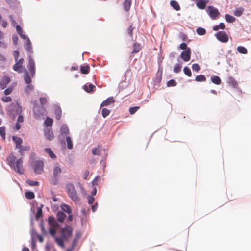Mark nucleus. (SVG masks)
Returning a JSON list of instances; mask_svg holds the SVG:
<instances>
[{
  "instance_id": "774afa93",
  "label": "nucleus",
  "mask_w": 251,
  "mask_h": 251,
  "mask_svg": "<svg viewBox=\"0 0 251 251\" xmlns=\"http://www.w3.org/2000/svg\"><path fill=\"white\" fill-rule=\"evenodd\" d=\"M13 42L14 45H17L18 41V37L17 36H13L12 37Z\"/></svg>"
},
{
  "instance_id": "423d86ee",
  "label": "nucleus",
  "mask_w": 251,
  "mask_h": 251,
  "mask_svg": "<svg viewBox=\"0 0 251 251\" xmlns=\"http://www.w3.org/2000/svg\"><path fill=\"white\" fill-rule=\"evenodd\" d=\"M206 12L209 15L210 17L213 20L217 18L220 15L218 10L216 8L212 6H209L207 7Z\"/></svg>"
},
{
  "instance_id": "39448f33",
  "label": "nucleus",
  "mask_w": 251,
  "mask_h": 251,
  "mask_svg": "<svg viewBox=\"0 0 251 251\" xmlns=\"http://www.w3.org/2000/svg\"><path fill=\"white\" fill-rule=\"evenodd\" d=\"M73 229L70 226L62 228L61 231V237L66 241H68L72 235Z\"/></svg>"
},
{
  "instance_id": "4c0bfd02",
  "label": "nucleus",
  "mask_w": 251,
  "mask_h": 251,
  "mask_svg": "<svg viewBox=\"0 0 251 251\" xmlns=\"http://www.w3.org/2000/svg\"><path fill=\"white\" fill-rule=\"evenodd\" d=\"M45 151L49 154V155L52 159L56 158V155L54 154L50 148L45 149Z\"/></svg>"
},
{
  "instance_id": "aec40b11",
  "label": "nucleus",
  "mask_w": 251,
  "mask_h": 251,
  "mask_svg": "<svg viewBox=\"0 0 251 251\" xmlns=\"http://www.w3.org/2000/svg\"><path fill=\"white\" fill-rule=\"evenodd\" d=\"M48 223L51 227H57L58 224L53 216H50L48 218Z\"/></svg>"
},
{
  "instance_id": "e2e57ef3",
  "label": "nucleus",
  "mask_w": 251,
  "mask_h": 251,
  "mask_svg": "<svg viewBox=\"0 0 251 251\" xmlns=\"http://www.w3.org/2000/svg\"><path fill=\"white\" fill-rule=\"evenodd\" d=\"M179 48L181 49V50H186V49H188V47H187V44L185 43H181L180 45V46H179Z\"/></svg>"
},
{
  "instance_id": "4be33fe9",
  "label": "nucleus",
  "mask_w": 251,
  "mask_h": 251,
  "mask_svg": "<svg viewBox=\"0 0 251 251\" xmlns=\"http://www.w3.org/2000/svg\"><path fill=\"white\" fill-rule=\"evenodd\" d=\"M65 240L61 237V238L60 237H55V241L56 243L57 244L58 246H59L60 247L62 248H65V244L64 243V241Z\"/></svg>"
},
{
  "instance_id": "b1692460",
  "label": "nucleus",
  "mask_w": 251,
  "mask_h": 251,
  "mask_svg": "<svg viewBox=\"0 0 251 251\" xmlns=\"http://www.w3.org/2000/svg\"><path fill=\"white\" fill-rule=\"evenodd\" d=\"M133 50L132 51V54H135L139 52L140 50L141 47V44L137 43H134L133 45Z\"/></svg>"
},
{
  "instance_id": "0e129e2a",
  "label": "nucleus",
  "mask_w": 251,
  "mask_h": 251,
  "mask_svg": "<svg viewBox=\"0 0 251 251\" xmlns=\"http://www.w3.org/2000/svg\"><path fill=\"white\" fill-rule=\"evenodd\" d=\"M56 227H51L50 229V233L51 235H54L55 233H56Z\"/></svg>"
},
{
  "instance_id": "bb28decb",
  "label": "nucleus",
  "mask_w": 251,
  "mask_h": 251,
  "mask_svg": "<svg viewBox=\"0 0 251 251\" xmlns=\"http://www.w3.org/2000/svg\"><path fill=\"white\" fill-rule=\"evenodd\" d=\"M53 124V120L52 119L48 117L44 122L45 126L47 127H50V128H51Z\"/></svg>"
},
{
  "instance_id": "680f3d73",
  "label": "nucleus",
  "mask_w": 251,
  "mask_h": 251,
  "mask_svg": "<svg viewBox=\"0 0 251 251\" xmlns=\"http://www.w3.org/2000/svg\"><path fill=\"white\" fill-rule=\"evenodd\" d=\"M11 24L12 25V26H15L16 25V22H15V20L13 19V17L12 15H10L9 16Z\"/></svg>"
},
{
  "instance_id": "412c9836",
  "label": "nucleus",
  "mask_w": 251,
  "mask_h": 251,
  "mask_svg": "<svg viewBox=\"0 0 251 251\" xmlns=\"http://www.w3.org/2000/svg\"><path fill=\"white\" fill-rule=\"evenodd\" d=\"M80 237H81V234L79 232H77L76 233V234L75 235V238L74 239V240L72 242L71 247H72L73 248H75L76 247V246L77 245L78 243V240H79V238H80Z\"/></svg>"
},
{
  "instance_id": "9d476101",
  "label": "nucleus",
  "mask_w": 251,
  "mask_h": 251,
  "mask_svg": "<svg viewBox=\"0 0 251 251\" xmlns=\"http://www.w3.org/2000/svg\"><path fill=\"white\" fill-rule=\"evenodd\" d=\"M217 39L221 42L226 43L228 41V36L224 31H219L215 34Z\"/></svg>"
},
{
  "instance_id": "e433bc0d",
  "label": "nucleus",
  "mask_w": 251,
  "mask_h": 251,
  "mask_svg": "<svg viewBox=\"0 0 251 251\" xmlns=\"http://www.w3.org/2000/svg\"><path fill=\"white\" fill-rule=\"evenodd\" d=\"M225 28V25L223 23H220L218 25H216L213 27L214 31H218L219 29H224Z\"/></svg>"
},
{
  "instance_id": "69168bd1",
  "label": "nucleus",
  "mask_w": 251,
  "mask_h": 251,
  "mask_svg": "<svg viewBox=\"0 0 251 251\" xmlns=\"http://www.w3.org/2000/svg\"><path fill=\"white\" fill-rule=\"evenodd\" d=\"M89 175V171L87 170L86 171L84 174H83V178L85 180H87L88 179V177Z\"/></svg>"
},
{
  "instance_id": "5fc2aeb1",
  "label": "nucleus",
  "mask_w": 251,
  "mask_h": 251,
  "mask_svg": "<svg viewBox=\"0 0 251 251\" xmlns=\"http://www.w3.org/2000/svg\"><path fill=\"white\" fill-rule=\"evenodd\" d=\"M1 100L4 102H8L12 100V98L9 96H4L1 98Z\"/></svg>"
},
{
  "instance_id": "f8f14e48",
  "label": "nucleus",
  "mask_w": 251,
  "mask_h": 251,
  "mask_svg": "<svg viewBox=\"0 0 251 251\" xmlns=\"http://www.w3.org/2000/svg\"><path fill=\"white\" fill-rule=\"evenodd\" d=\"M24 62V59L21 58L18 61H16V63L13 65V69L14 71H17L19 73H21V69L22 68V64Z\"/></svg>"
},
{
  "instance_id": "603ef678",
  "label": "nucleus",
  "mask_w": 251,
  "mask_h": 251,
  "mask_svg": "<svg viewBox=\"0 0 251 251\" xmlns=\"http://www.w3.org/2000/svg\"><path fill=\"white\" fill-rule=\"evenodd\" d=\"M181 70V66L179 64L176 65L173 69V71L176 73H178L180 72Z\"/></svg>"
},
{
  "instance_id": "393cba45",
  "label": "nucleus",
  "mask_w": 251,
  "mask_h": 251,
  "mask_svg": "<svg viewBox=\"0 0 251 251\" xmlns=\"http://www.w3.org/2000/svg\"><path fill=\"white\" fill-rule=\"evenodd\" d=\"M66 217V215L62 211H59L57 213V219L60 222H63Z\"/></svg>"
},
{
  "instance_id": "1a4fd4ad",
  "label": "nucleus",
  "mask_w": 251,
  "mask_h": 251,
  "mask_svg": "<svg viewBox=\"0 0 251 251\" xmlns=\"http://www.w3.org/2000/svg\"><path fill=\"white\" fill-rule=\"evenodd\" d=\"M44 163L42 161H35L33 163L34 172L37 174H41L43 170Z\"/></svg>"
},
{
  "instance_id": "9b49d317",
  "label": "nucleus",
  "mask_w": 251,
  "mask_h": 251,
  "mask_svg": "<svg viewBox=\"0 0 251 251\" xmlns=\"http://www.w3.org/2000/svg\"><path fill=\"white\" fill-rule=\"evenodd\" d=\"M191 54V50L190 48H188L186 50L183 51L180 55L181 58L185 62L190 60Z\"/></svg>"
},
{
  "instance_id": "6e6552de",
  "label": "nucleus",
  "mask_w": 251,
  "mask_h": 251,
  "mask_svg": "<svg viewBox=\"0 0 251 251\" xmlns=\"http://www.w3.org/2000/svg\"><path fill=\"white\" fill-rule=\"evenodd\" d=\"M27 68L29 70L31 77H34L35 74V63L34 60L29 56Z\"/></svg>"
},
{
  "instance_id": "a211bd4d",
  "label": "nucleus",
  "mask_w": 251,
  "mask_h": 251,
  "mask_svg": "<svg viewBox=\"0 0 251 251\" xmlns=\"http://www.w3.org/2000/svg\"><path fill=\"white\" fill-rule=\"evenodd\" d=\"M24 48L27 51L30 53L33 52L31 42L29 38H27L25 42Z\"/></svg>"
},
{
  "instance_id": "2eb2a0df",
  "label": "nucleus",
  "mask_w": 251,
  "mask_h": 251,
  "mask_svg": "<svg viewBox=\"0 0 251 251\" xmlns=\"http://www.w3.org/2000/svg\"><path fill=\"white\" fill-rule=\"evenodd\" d=\"M62 172L61 169L58 163H56L53 170V176L55 179H57Z\"/></svg>"
},
{
  "instance_id": "7ed1b4c3",
  "label": "nucleus",
  "mask_w": 251,
  "mask_h": 251,
  "mask_svg": "<svg viewBox=\"0 0 251 251\" xmlns=\"http://www.w3.org/2000/svg\"><path fill=\"white\" fill-rule=\"evenodd\" d=\"M25 82L28 84V85L25 88V92L26 93H29L32 91L34 89V86L31 84L32 79L29 75L28 71L25 69L23 76Z\"/></svg>"
},
{
  "instance_id": "6ab92c4d",
  "label": "nucleus",
  "mask_w": 251,
  "mask_h": 251,
  "mask_svg": "<svg viewBox=\"0 0 251 251\" xmlns=\"http://www.w3.org/2000/svg\"><path fill=\"white\" fill-rule=\"evenodd\" d=\"M114 102L115 100L113 97H109L101 103L100 106L103 107L105 106H108L111 103H113Z\"/></svg>"
},
{
  "instance_id": "c756f323",
  "label": "nucleus",
  "mask_w": 251,
  "mask_h": 251,
  "mask_svg": "<svg viewBox=\"0 0 251 251\" xmlns=\"http://www.w3.org/2000/svg\"><path fill=\"white\" fill-rule=\"evenodd\" d=\"M227 83L230 85L233 86L234 88L236 87L238 85L237 81L232 77L231 76L228 78Z\"/></svg>"
},
{
  "instance_id": "0eeeda50",
  "label": "nucleus",
  "mask_w": 251,
  "mask_h": 251,
  "mask_svg": "<svg viewBox=\"0 0 251 251\" xmlns=\"http://www.w3.org/2000/svg\"><path fill=\"white\" fill-rule=\"evenodd\" d=\"M8 108L10 110L16 112L17 114H20L22 112V107L17 101L11 103Z\"/></svg>"
},
{
  "instance_id": "dca6fc26",
  "label": "nucleus",
  "mask_w": 251,
  "mask_h": 251,
  "mask_svg": "<svg viewBox=\"0 0 251 251\" xmlns=\"http://www.w3.org/2000/svg\"><path fill=\"white\" fill-rule=\"evenodd\" d=\"M209 0H199L196 2L197 7L200 9H204Z\"/></svg>"
},
{
  "instance_id": "2f4dec72",
  "label": "nucleus",
  "mask_w": 251,
  "mask_h": 251,
  "mask_svg": "<svg viewBox=\"0 0 251 251\" xmlns=\"http://www.w3.org/2000/svg\"><path fill=\"white\" fill-rule=\"evenodd\" d=\"M61 133L62 135H66L69 134V128L67 126L65 125H63L61 126V129H60Z\"/></svg>"
},
{
  "instance_id": "a19ab883",
  "label": "nucleus",
  "mask_w": 251,
  "mask_h": 251,
  "mask_svg": "<svg viewBox=\"0 0 251 251\" xmlns=\"http://www.w3.org/2000/svg\"><path fill=\"white\" fill-rule=\"evenodd\" d=\"M237 51L241 54H247L248 52L247 50L244 47L238 46L237 48Z\"/></svg>"
},
{
  "instance_id": "c03bdc74",
  "label": "nucleus",
  "mask_w": 251,
  "mask_h": 251,
  "mask_svg": "<svg viewBox=\"0 0 251 251\" xmlns=\"http://www.w3.org/2000/svg\"><path fill=\"white\" fill-rule=\"evenodd\" d=\"M25 196L27 199L31 200L34 198L35 195L33 192L28 191L25 193Z\"/></svg>"
},
{
  "instance_id": "473e14b6",
  "label": "nucleus",
  "mask_w": 251,
  "mask_h": 251,
  "mask_svg": "<svg viewBox=\"0 0 251 251\" xmlns=\"http://www.w3.org/2000/svg\"><path fill=\"white\" fill-rule=\"evenodd\" d=\"M30 150V147L29 146H22L21 148L19 149V152L21 154V155L24 156V153L25 151H28Z\"/></svg>"
},
{
  "instance_id": "f257e3e1",
  "label": "nucleus",
  "mask_w": 251,
  "mask_h": 251,
  "mask_svg": "<svg viewBox=\"0 0 251 251\" xmlns=\"http://www.w3.org/2000/svg\"><path fill=\"white\" fill-rule=\"evenodd\" d=\"M16 159L13 153H11L7 158L8 165L17 173L22 175L24 173L22 157Z\"/></svg>"
},
{
  "instance_id": "4d7b16f0",
  "label": "nucleus",
  "mask_w": 251,
  "mask_h": 251,
  "mask_svg": "<svg viewBox=\"0 0 251 251\" xmlns=\"http://www.w3.org/2000/svg\"><path fill=\"white\" fill-rule=\"evenodd\" d=\"M193 71L198 72L200 70V67L197 63H195L192 65V66Z\"/></svg>"
},
{
  "instance_id": "de8ad7c7",
  "label": "nucleus",
  "mask_w": 251,
  "mask_h": 251,
  "mask_svg": "<svg viewBox=\"0 0 251 251\" xmlns=\"http://www.w3.org/2000/svg\"><path fill=\"white\" fill-rule=\"evenodd\" d=\"M66 142L67 148L69 149H72L73 148V144L71 138L70 137L68 136L66 138Z\"/></svg>"
},
{
  "instance_id": "a18cd8bd",
  "label": "nucleus",
  "mask_w": 251,
  "mask_h": 251,
  "mask_svg": "<svg viewBox=\"0 0 251 251\" xmlns=\"http://www.w3.org/2000/svg\"><path fill=\"white\" fill-rule=\"evenodd\" d=\"M92 154L94 155H99L100 154V148L99 147L93 148L92 150Z\"/></svg>"
},
{
  "instance_id": "f704fd0d",
  "label": "nucleus",
  "mask_w": 251,
  "mask_h": 251,
  "mask_svg": "<svg viewBox=\"0 0 251 251\" xmlns=\"http://www.w3.org/2000/svg\"><path fill=\"white\" fill-rule=\"evenodd\" d=\"M225 18L226 21L228 23H233L236 21V18L229 14H226Z\"/></svg>"
},
{
  "instance_id": "a878e982",
  "label": "nucleus",
  "mask_w": 251,
  "mask_h": 251,
  "mask_svg": "<svg viewBox=\"0 0 251 251\" xmlns=\"http://www.w3.org/2000/svg\"><path fill=\"white\" fill-rule=\"evenodd\" d=\"M132 0H125L123 3L124 8L125 11H128L130 9Z\"/></svg>"
},
{
  "instance_id": "c9c22d12",
  "label": "nucleus",
  "mask_w": 251,
  "mask_h": 251,
  "mask_svg": "<svg viewBox=\"0 0 251 251\" xmlns=\"http://www.w3.org/2000/svg\"><path fill=\"white\" fill-rule=\"evenodd\" d=\"M62 111L60 107H57L55 110V117L57 120H60L61 117Z\"/></svg>"
},
{
  "instance_id": "37998d69",
  "label": "nucleus",
  "mask_w": 251,
  "mask_h": 251,
  "mask_svg": "<svg viewBox=\"0 0 251 251\" xmlns=\"http://www.w3.org/2000/svg\"><path fill=\"white\" fill-rule=\"evenodd\" d=\"M196 32L199 35H203L206 33V30L202 27H198L196 30Z\"/></svg>"
},
{
  "instance_id": "bf43d9fd",
  "label": "nucleus",
  "mask_w": 251,
  "mask_h": 251,
  "mask_svg": "<svg viewBox=\"0 0 251 251\" xmlns=\"http://www.w3.org/2000/svg\"><path fill=\"white\" fill-rule=\"evenodd\" d=\"M41 105H45L47 103V99L45 97H41L39 99Z\"/></svg>"
},
{
  "instance_id": "864d4df0",
  "label": "nucleus",
  "mask_w": 251,
  "mask_h": 251,
  "mask_svg": "<svg viewBox=\"0 0 251 251\" xmlns=\"http://www.w3.org/2000/svg\"><path fill=\"white\" fill-rule=\"evenodd\" d=\"M134 29V27H133V25H131L129 26V27L127 29V33L130 36V37H133V30Z\"/></svg>"
},
{
  "instance_id": "338daca9",
  "label": "nucleus",
  "mask_w": 251,
  "mask_h": 251,
  "mask_svg": "<svg viewBox=\"0 0 251 251\" xmlns=\"http://www.w3.org/2000/svg\"><path fill=\"white\" fill-rule=\"evenodd\" d=\"M21 128V125H20V124L19 123H16L14 127H13V129L15 130V131H18V130H19Z\"/></svg>"
},
{
  "instance_id": "ea45409f",
  "label": "nucleus",
  "mask_w": 251,
  "mask_h": 251,
  "mask_svg": "<svg viewBox=\"0 0 251 251\" xmlns=\"http://www.w3.org/2000/svg\"><path fill=\"white\" fill-rule=\"evenodd\" d=\"M206 80L205 76L202 75H197L195 77V80L197 82H204Z\"/></svg>"
},
{
  "instance_id": "09e8293b",
  "label": "nucleus",
  "mask_w": 251,
  "mask_h": 251,
  "mask_svg": "<svg viewBox=\"0 0 251 251\" xmlns=\"http://www.w3.org/2000/svg\"><path fill=\"white\" fill-rule=\"evenodd\" d=\"M0 135L3 140L5 139V128L4 127H0Z\"/></svg>"
},
{
  "instance_id": "7c9ffc66",
  "label": "nucleus",
  "mask_w": 251,
  "mask_h": 251,
  "mask_svg": "<svg viewBox=\"0 0 251 251\" xmlns=\"http://www.w3.org/2000/svg\"><path fill=\"white\" fill-rule=\"evenodd\" d=\"M244 11V9L243 7L237 8L234 11L233 14L235 16L240 17L242 15Z\"/></svg>"
},
{
  "instance_id": "f3484780",
  "label": "nucleus",
  "mask_w": 251,
  "mask_h": 251,
  "mask_svg": "<svg viewBox=\"0 0 251 251\" xmlns=\"http://www.w3.org/2000/svg\"><path fill=\"white\" fill-rule=\"evenodd\" d=\"M12 140L15 142L16 144L15 148L19 149L23 146V140L21 138L13 136L12 137Z\"/></svg>"
},
{
  "instance_id": "58836bf2",
  "label": "nucleus",
  "mask_w": 251,
  "mask_h": 251,
  "mask_svg": "<svg viewBox=\"0 0 251 251\" xmlns=\"http://www.w3.org/2000/svg\"><path fill=\"white\" fill-rule=\"evenodd\" d=\"M61 209L68 214H71L72 210L71 207L67 204H64L61 206Z\"/></svg>"
},
{
  "instance_id": "ddd939ff",
  "label": "nucleus",
  "mask_w": 251,
  "mask_h": 251,
  "mask_svg": "<svg viewBox=\"0 0 251 251\" xmlns=\"http://www.w3.org/2000/svg\"><path fill=\"white\" fill-rule=\"evenodd\" d=\"M44 134L46 138L50 141L53 139L54 136L51 128L47 127L44 129Z\"/></svg>"
},
{
  "instance_id": "13d9d810",
  "label": "nucleus",
  "mask_w": 251,
  "mask_h": 251,
  "mask_svg": "<svg viewBox=\"0 0 251 251\" xmlns=\"http://www.w3.org/2000/svg\"><path fill=\"white\" fill-rule=\"evenodd\" d=\"M176 85V82L173 79H171L167 82V86L169 87L175 86Z\"/></svg>"
},
{
  "instance_id": "72a5a7b5",
  "label": "nucleus",
  "mask_w": 251,
  "mask_h": 251,
  "mask_svg": "<svg viewBox=\"0 0 251 251\" xmlns=\"http://www.w3.org/2000/svg\"><path fill=\"white\" fill-rule=\"evenodd\" d=\"M170 4L172 7L176 10L178 11L180 9V7L178 3L175 0H172L170 2Z\"/></svg>"
},
{
  "instance_id": "4468645a",
  "label": "nucleus",
  "mask_w": 251,
  "mask_h": 251,
  "mask_svg": "<svg viewBox=\"0 0 251 251\" xmlns=\"http://www.w3.org/2000/svg\"><path fill=\"white\" fill-rule=\"evenodd\" d=\"M10 82V79L7 76H4L0 81V86L1 89H5L7 84Z\"/></svg>"
},
{
  "instance_id": "3c124183",
  "label": "nucleus",
  "mask_w": 251,
  "mask_h": 251,
  "mask_svg": "<svg viewBox=\"0 0 251 251\" xmlns=\"http://www.w3.org/2000/svg\"><path fill=\"white\" fill-rule=\"evenodd\" d=\"M140 108L139 106H134L130 107L129 109V113L131 114H134L135 113H136Z\"/></svg>"
},
{
  "instance_id": "5701e85b",
  "label": "nucleus",
  "mask_w": 251,
  "mask_h": 251,
  "mask_svg": "<svg viewBox=\"0 0 251 251\" xmlns=\"http://www.w3.org/2000/svg\"><path fill=\"white\" fill-rule=\"evenodd\" d=\"M83 88L86 92L91 93L94 91L95 86L92 84H90L88 86L86 85H84Z\"/></svg>"
},
{
  "instance_id": "f03ea898",
  "label": "nucleus",
  "mask_w": 251,
  "mask_h": 251,
  "mask_svg": "<svg viewBox=\"0 0 251 251\" xmlns=\"http://www.w3.org/2000/svg\"><path fill=\"white\" fill-rule=\"evenodd\" d=\"M66 190L71 199L77 203L79 201V198L78 197L76 191L75 189L74 185L71 183L68 184L66 185Z\"/></svg>"
},
{
  "instance_id": "79ce46f5",
  "label": "nucleus",
  "mask_w": 251,
  "mask_h": 251,
  "mask_svg": "<svg viewBox=\"0 0 251 251\" xmlns=\"http://www.w3.org/2000/svg\"><path fill=\"white\" fill-rule=\"evenodd\" d=\"M26 183L30 186H36L39 185V182L36 181H33L30 179L26 180Z\"/></svg>"
},
{
  "instance_id": "20e7f679",
  "label": "nucleus",
  "mask_w": 251,
  "mask_h": 251,
  "mask_svg": "<svg viewBox=\"0 0 251 251\" xmlns=\"http://www.w3.org/2000/svg\"><path fill=\"white\" fill-rule=\"evenodd\" d=\"M34 104L35 105L33 108L34 116L35 118L39 119L45 114L46 110L44 107L37 105L36 101H34Z\"/></svg>"
},
{
  "instance_id": "cd10ccee",
  "label": "nucleus",
  "mask_w": 251,
  "mask_h": 251,
  "mask_svg": "<svg viewBox=\"0 0 251 251\" xmlns=\"http://www.w3.org/2000/svg\"><path fill=\"white\" fill-rule=\"evenodd\" d=\"M90 70V66L88 65L80 67V72L83 74H88Z\"/></svg>"
},
{
  "instance_id": "6e6d98bb",
  "label": "nucleus",
  "mask_w": 251,
  "mask_h": 251,
  "mask_svg": "<svg viewBox=\"0 0 251 251\" xmlns=\"http://www.w3.org/2000/svg\"><path fill=\"white\" fill-rule=\"evenodd\" d=\"M13 90V88L12 87H9L4 91V94L6 96L10 95L12 92Z\"/></svg>"
},
{
  "instance_id": "c85d7f7f",
  "label": "nucleus",
  "mask_w": 251,
  "mask_h": 251,
  "mask_svg": "<svg viewBox=\"0 0 251 251\" xmlns=\"http://www.w3.org/2000/svg\"><path fill=\"white\" fill-rule=\"evenodd\" d=\"M211 81L216 84L219 85L221 83V80L218 76L213 75L211 77Z\"/></svg>"
},
{
  "instance_id": "8fccbe9b",
  "label": "nucleus",
  "mask_w": 251,
  "mask_h": 251,
  "mask_svg": "<svg viewBox=\"0 0 251 251\" xmlns=\"http://www.w3.org/2000/svg\"><path fill=\"white\" fill-rule=\"evenodd\" d=\"M110 111L106 108L102 109L101 114L103 117L105 118L110 114Z\"/></svg>"
},
{
  "instance_id": "052dcab7",
  "label": "nucleus",
  "mask_w": 251,
  "mask_h": 251,
  "mask_svg": "<svg viewBox=\"0 0 251 251\" xmlns=\"http://www.w3.org/2000/svg\"><path fill=\"white\" fill-rule=\"evenodd\" d=\"M88 201L89 204H92L95 201V198L93 196H88L87 197Z\"/></svg>"
},
{
  "instance_id": "49530a36",
  "label": "nucleus",
  "mask_w": 251,
  "mask_h": 251,
  "mask_svg": "<svg viewBox=\"0 0 251 251\" xmlns=\"http://www.w3.org/2000/svg\"><path fill=\"white\" fill-rule=\"evenodd\" d=\"M183 71L184 74L187 75L188 76H192V73L191 70L188 67H185L183 69Z\"/></svg>"
}]
</instances>
